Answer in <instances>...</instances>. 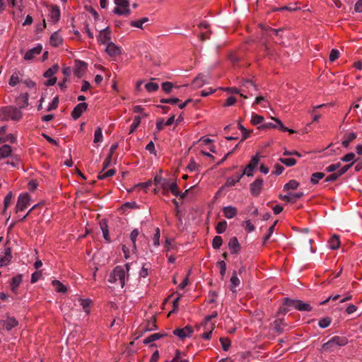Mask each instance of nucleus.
Returning a JSON list of instances; mask_svg holds the SVG:
<instances>
[{
  "label": "nucleus",
  "mask_w": 362,
  "mask_h": 362,
  "mask_svg": "<svg viewBox=\"0 0 362 362\" xmlns=\"http://www.w3.org/2000/svg\"><path fill=\"white\" fill-rule=\"evenodd\" d=\"M339 57V52L336 49H332L329 53V61L334 62Z\"/></svg>",
  "instance_id": "58"
},
{
  "label": "nucleus",
  "mask_w": 362,
  "mask_h": 362,
  "mask_svg": "<svg viewBox=\"0 0 362 362\" xmlns=\"http://www.w3.org/2000/svg\"><path fill=\"white\" fill-rule=\"evenodd\" d=\"M231 286L230 288V291L233 293L236 292L234 288L240 285V279L237 276L236 272H233V276L230 278Z\"/></svg>",
  "instance_id": "31"
},
{
  "label": "nucleus",
  "mask_w": 362,
  "mask_h": 362,
  "mask_svg": "<svg viewBox=\"0 0 362 362\" xmlns=\"http://www.w3.org/2000/svg\"><path fill=\"white\" fill-rule=\"evenodd\" d=\"M103 136L102 134V129L100 127H98L95 130L94 133V143H99L103 141Z\"/></svg>",
  "instance_id": "40"
},
{
  "label": "nucleus",
  "mask_w": 362,
  "mask_h": 362,
  "mask_svg": "<svg viewBox=\"0 0 362 362\" xmlns=\"http://www.w3.org/2000/svg\"><path fill=\"white\" fill-rule=\"evenodd\" d=\"M156 329H157V325L156 324V318L154 317L139 327V331L141 334Z\"/></svg>",
  "instance_id": "10"
},
{
  "label": "nucleus",
  "mask_w": 362,
  "mask_h": 362,
  "mask_svg": "<svg viewBox=\"0 0 362 362\" xmlns=\"http://www.w3.org/2000/svg\"><path fill=\"white\" fill-rule=\"evenodd\" d=\"M16 141V137L10 134H8L7 136H6L5 137H0V143H4L6 141H10L11 143L13 144L15 143Z\"/></svg>",
  "instance_id": "53"
},
{
  "label": "nucleus",
  "mask_w": 362,
  "mask_h": 362,
  "mask_svg": "<svg viewBox=\"0 0 362 362\" xmlns=\"http://www.w3.org/2000/svg\"><path fill=\"white\" fill-rule=\"evenodd\" d=\"M340 167H341V163L338 162L337 163L332 164V165L327 166L325 168V170L328 173H332V172L334 173V171L337 170V169H339Z\"/></svg>",
  "instance_id": "59"
},
{
  "label": "nucleus",
  "mask_w": 362,
  "mask_h": 362,
  "mask_svg": "<svg viewBox=\"0 0 362 362\" xmlns=\"http://www.w3.org/2000/svg\"><path fill=\"white\" fill-rule=\"evenodd\" d=\"M100 227L103 231V238L108 242L110 241V238L109 235V231L107 228V224L105 219H103L100 222Z\"/></svg>",
  "instance_id": "27"
},
{
  "label": "nucleus",
  "mask_w": 362,
  "mask_h": 362,
  "mask_svg": "<svg viewBox=\"0 0 362 362\" xmlns=\"http://www.w3.org/2000/svg\"><path fill=\"white\" fill-rule=\"evenodd\" d=\"M111 31L110 28L107 27L105 29H103L100 31V33L98 36V41L100 44H107L110 42L111 39Z\"/></svg>",
  "instance_id": "9"
},
{
  "label": "nucleus",
  "mask_w": 362,
  "mask_h": 362,
  "mask_svg": "<svg viewBox=\"0 0 362 362\" xmlns=\"http://www.w3.org/2000/svg\"><path fill=\"white\" fill-rule=\"evenodd\" d=\"M145 88L148 92H154L158 89L159 86L158 83L151 81L145 84Z\"/></svg>",
  "instance_id": "46"
},
{
  "label": "nucleus",
  "mask_w": 362,
  "mask_h": 362,
  "mask_svg": "<svg viewBox=\"0 0 362 362\" xmlns=\"http://www.w3.org/2000/svg\"><path fill=\"white\" fill-rule=\"evenodd\" d=\"M299 186V182L295 180H291L288 182L284 185V190L296 189Z\"/></svg>",
  "instance_id": "36"
},
{
  "label": "nucleus",
  "mask_w": 362,
  "mask_h": 362,
  "mask_svg": "<svg viewBox=\"0 0 362 362\" xmlns=\"http://www.w3.org/2000/svg\"><path fill=\"white\" fill-rule=\"evenodd\" d=\"M304 196L303 192H298V193H292L290 192L288 195H280L279 198L285 202H292L294 203L297 199H300L302 197Z\"/></svg>",
  "instance_id": "13"
},
{
  "label": "nucleus",
  "mask_w": 362,
  "mask_h": 362,
  "mask_svg": "<svg viewBox=\"0 0 362 362\" xmlns=\"http://www.w3.org/2000/svg\"><path fill=\"white\" fill-rule=\"evenodd\" d=\"M1 324L4 329L10 331L18 325V322L14 317H8Z\"/></svg>",
  "instance_id": "16"
},
{
  "label": "nucleus",
  "mask_w": 362,
  "mask_h": 362,
  "mask_svg": "<svg viewBox=\"0 0 362 362\" xmlns=\"http://www.w3.org/2000/svg\"><path fill=\"white\" fill-rule=\"evenodd\" d=\"M263 182L262 178L258 177L250 185V190L252 196L258 197L259 195L262 188Z\"/></svg>",
  "instance_id": "6"
},
{
  "label": "nucleus",
  "mask_w": 362,
  "mask_h": 362,
  "mask_svg": "<svg viewBox=\"0 0 362 362\" xmlns=\"http://www.w3.org/2000/svg\"><path fill=\"white\" fill-rule=\"evenodd\" d=\"M357 135L354 132H351L344 136V140L341 142L344 148H348L350 143L356 138Z\"/></svg>",
  "instance_id": "25"
},
{
  "label": "nucleus",
  "mask_w": 362,
  "mask_h": 362,
  "mask_svg": "<svg viewBox=\"0 0 362 362\" xmlns=\"http://www.w3.org/2000/svg\"><path fill=\"white\" fill-rule=\"evenodd\" d=\"M339 237L337 235H332L329 240V247L332 250H337L339 247Z\"/></svg>",
  "instance_id": "26"
},
{
  "label": "nucleus",
  "mask_w": 362,
  "mask_h": 362,
  "mask_svg": "<svg viewBox=\"0 0 362 362\" xmlns=\"http://www.w3.org/2000/svg\"><path fill=\"white\" fill-rule=\"evenodd\" d=\"M223 213L226 218L230 219L237 215L238 210L234 206H227L223 208Z\"/></svg>",
  "instance_id": "18"
},
{
  "label": "nucleus",
  "mask_w": 362,
  "mask_h": 362,
  "mask_svg": "<svg viewBox=\"0 0 362 362\" xmlns=\"http://www.w3.org/2000/svg\"><path fill=\"white\" fill-rule=\"evenodd\" d=\"M354 164V162L345 165L341 168L337 170L338 174H339L340 176L343 175L353 166Z\"/></svg>",
  "instance_id": "55"
},
{
  "label": "nucleus",
  "mask_w": 362,
  "mask_h": 362,
  "mask_svg": "<svg viewBox=\"0 0 362 362\" xmlns=\"http://www.w3.org/2000/svg\"><path fill=\"white\" fill-rule=\"evenodd\" d=\"M348 343V339L344 337L335 336L322 345V349L326 351H332L336 346H343Z\"/></svg>",
  "instance_id": "3"
},
{
  "label": "nucleus",
  "mask_w": 362,
  "mask_h": 362,
  "mask_svg": "<svg viewBox=\"0 0 362 362\" xmlns=\"http://www.w3.org/2000/svg\"><path fill=\"white\" fill-rule=\"evenodd\" d=\"M228 245L231 254H236L240 250V245L236 237L230 238Z\"/></svg>",
  "instance_id": "17"
},
{
  "label": "nucleus",
  "mask_w": 362,
  "mask_h": 362,
  "mask_svg": "<svg viewBox=\"0 0 362 362\" xmlns=\"http://www.w3.org/2000/svg\"><path fill=\"white\" fill-rule=\"evenodd\" d=\"M227 222L226 221H220L216 227V233L218 234L223 233V232H225Z\"/></svg>",
  "instance_id": "42"
},
{
  "label": "nucleus",
  "mask_w": 362,
  "mask_h": 362,
  "mask_svg": "<svg viewBox=\"0 0 362 362\" xmlns=\"http://www.w3.org/2000/svg\"><path fill=\"white\" fill-rule=\"evenodd\" d=\"M168 189L171 192V193L175 197H178L180 195V191L178 189V186L176 182H169Z\"/></svg>",
  "instance_id": "43"
},
{
  "label": "nucleus",
  "mask_w": 362,
  "mask_h": 362,
  "mask_svg": "<svg viewBox=\"0 0 362 362\" xmlns=\"http://www.w3.org/2000/svg\"><path fill=\"white\" fill-rule=\"evenodd\" d=\"M22 117L21 112L16 107L7 106L0 110V119L4 121H18Z\"/></svg>",
  "instance_id": "2"
},
{
  "label": "nucleus",
  "mask_w": 362,
  "mask_h": 362,
  "mask_svg": "<svg viewBox=\"0 0 362 362\" xmlns=\"http://www.w3.org/2000/svg\"><path fill=\"white\" fill-rule=\"evenodd\" d=\"M217 264L220 268V274L223 277L226 272V264L223 260L218 261Z\"/></svg>",
  "instance_id": "57"
},
{
  "label": "nucleus",
  "mask_w": 362,
  "mask_h": 362,
  "mask_svg": "<svg viewBox=\"0 0 362 362\" xmlns=\"http://www.w3.org/2000/svg\"><path fill=\"white\" fill-rule=\"evenodd\" d=\"M139 233L138 229H134L132 231V233L130 234V239L132 243L133 251L136 250V238L139 235Z\"/></svg>",
  "instance_id": "41"
},
{
  "label": "nucleus",
  "mask_w": 362,
  "mask_h": 362,
  "mask_svg": "<svg viewBox=\"0 0 362 362\" xmlns=\"http://www.w3.org/2000/svg\"><path fill=\"white\" fill-rule=\"evenodd\" d=\"M49 42L52 46L57 47L62 42V39L59 34L55 32L51 35Z\"/></svg>",
  "instance_id": "30"
},
{
  "label": "nucleus",
  "mask_w": 362,
  "mask_h": 362,
  "mask_svg": "<svg viewBox=\"0 0 362 362\" xmlns=\"http://www.w3.org/2000/svg\"><path fill=\"white\" fill-rule=\"evenodd\" d=\"M42 49V46L41 45H37L36 47L29 49L24 55L25 60H31L36 55H38Z\"/></svg>",
  "instance_id": "14"
},
{
  "label": "nucleus",
  "mask_w": 362,
  "mask_h": 362,
  "mask_svg": "<svg viewBox=\"0 0 362 362\" xmlns=\"http://www.w3.org/2000/svg\"><path fill=\"white\" fill-rule=\"evenodd\" d=\"M116 7L114 13L119 16H127L131 13L129 0H114Z\"/></svg>",
  "instance_id": "4"
},
{
  "label": "nucleus",
  "mask_w": 362,
  "mask_h": 362,
  "mask_svg": "<svg viewBox=\"0 0 362 362\" xmlns=\"http://www.w3.org/2000/svg\"><path fill=\"white\" fill-rule=\"evenodd\" d=\"M105 52L110 56V57H115L119 55L121 53V49L119 47L117 46L113 42H109L107 45Z\"/></svg>",
  "instance_id": "15"
},
{
  "label": "nucleus",
  "mask_w": 362,
  "mask_h": 362,
  "mask_svg": "<svg viewBox=\"0 0 362 362\" xmlns=\"http://www.w3.org/2000/svg\"><path fill=\"white\" fill-rule=\"evenodd\" d=\"M153 182L157 187H160L163 189H165L169 185V180L163 178L162 176L159 175H156L154 177Z\"/></svg>",
  "instance_id": "19"
},
{
  "label": "nucleus",
  "mask_w": 362,
  "mask_h": 362,
  "mask_svg": "<svg viewBox=\"0 0 362 362\" xmlns=\"http://www.w3.org/2000/svg\"><path fill=\"white\" fill-rule=\"evenodd\" d=\"M59 104V98L54 97L52 101V103L49 104L47 111H51L52 110H55L58 107Z\"/></svg>",
  "instance_id": "61"
},
{
  "label": "nucleus",
  "mask_w": 362,
  "mask_h": 362,
  "mask_svg": "<svg viewBox=\"0 0 362 362\" xmlns=\"http://www.w3.org/2000/svg\"><path fill=\"white\" fill-rule=\"evenodd\" d=\"M19 81L18 76L16 74H13L11 75L8 83L11 86H15Z\"/></svg>",
  "instance_id": "62"
},
{
  "label": "nucleus",
  "mask_w": 362,
  "mask_h": 362,
  "mask_svg": "<svg viewBox=\"0 0 362 362\" xmlns=\"http://www.w3.org/2000/svg\"><path fill=\"white\" fill-rule=\"evenodd\" d=\"M165 335H166L165 334H161V333H155V334H151L150 336H148L144 340V344H148L151 342H153L154 341H156V340L160 339L161 337H163Z\"/></svg>",
  "instance_id": "29"
},
{
  "label": "nucleus",
  "mask_w": 362,
  "mask_h": 362,
  "mask_svg": "<svg viewBox=\"0 0 362 362\" xmlns=\"http://www.w3.org/2000/svg\"><path fill=\"white\" fill-rule=\"evenodd\" d=\"M299 311L310 312L312 310V307L309 303H304L302 300H297L296 303V308Z\"/></svg>",
  "instance_id": "23"
},
{
  "label": "nucleus",
  "mask_w": 362,
  "mask_h": 362,
  "mask_svg": "<svg viewBox=\"0 0 362 362\" xmlns=\"http://www.w3.org/2000/svg\"><path fill=\"white\" fill-rule=\"evenodd\" d=\"M340 177L339 174H338V171L333 173L332 174L328 175L325 182H334Z\"/></svg>",
  "instance_id": "60"
},
{
  "label": "nucleus",
  "mask_w": 362,
  "mask_h": 362,
  "mask_svg": "<svg viewBox=\"0 0 362 362\" xmlns=\"http://www.w3.org/2000/svg\"><path fill=\"white\" fill-rule=\"evenodd\" d=\"M206 81L205 79V76L203 74H199L192 81V85L194 88H200L202 87Z\"/></svg>",
  "instance_id": "28"
},
{
  "label": "nucleus",
  "mask_w": 362,
  "mask_h": 362,
  "mask_svg": "<svg viewBox=\"0 0 362 362\" xmlns=\"http://www.w3.org/2000/svg\"><path fill=\"white\" fill-rule=\"evenodd\" d=\"M273 325L274 329L279 334L283 333L284 327L287 326V324L284 322V319L275 320Z\"/></svg>",
  "instance_id": "20"
},
{
  "label": "nucleus",
  "mask_w": 362,
  "mask_h": 362,
  "mask_svg": "<svg viewBox=\"0 0 362 362\" xmlns=\"http://www.w3.org/2000/svg\"><path fill=\"white\" fill-rule=\"evenodd\" d=\"M88 104L86 103H81L78 104L73 110L71 112V117L74 119H78L82 113L86 110Z\"/></svg>",
  "instance_id": "11"
},
{
  "label": "nucleus",
  "mask_w": 362,
  "mask_h": 362,
  "mask_svg": "<svg viewBox=\"0 0 362 362\" xmlns=\"http://www.w3.org/2000/svg\"><path fill=\"white\" fill-rule=\"evenodd\" d=\"M279 160L281 163H284V165H286V166H288V167L293 166L296 163V160L294 158H281L279 159Z\"/></svg>",
  "instance_id": "45"
},
{
  "label": "nucleus",
  "mask_w": 362,
  "mask_h": 362,
  "mask_svg": "<svg viewBox=\"0 0 362 362\" xmlns=\"http://www.w3.org/2000/svg\"><path fill=\"white\" fill-rule=\"evenodd\" d=\"M220 342L224 351H228L230 346V341L227 338H220Z\"/></svg>",
  "instance_id": "54"
},
{
  "label": "nucleus",
  "mask_w": 362,
  "mask_h": 362,
  "mask_svg": "<svg viewBox=\"0 0 362 362\" xmlns=\"http://www.w3.org/2000/svg\"><path fill=\"white\" fill-rule=\"evenodd\" d=\"M223 243V239L221 236L216 235L212 241V246L214 249L217 250L219 249L220 247L222 245Z\"/></svg>",
  "instance_id": "44"
},
{
  "label": "nucleus",
  "mask_w": 362,
  "mask_h": 362,
  "mask_svg": "<svg viewBox=\"0 0 362 362\" xmlns=\"http://www.w3.org/2000/svg\"><path fill=\"white\" fill-rule=\"evenodd\" d=\"M161 86L163 91H165L166 93H170L174 87L173 84L168 81L163 83Z\"/></svg>",
  "instance_id": "51"
},
{
  "label": "nucleus",
  "mask_w": 362,
  "mask_h": 362,
  "mask_svg": "<svg viewBox=\"0 0 362 362\" xmlns=\"http://www.w3.org/2000/svg\"><path fill=\"white\" fill-rule=\"evenodd\" d=\"M297 302V300L291 299L289 298H285L284 299L282 305L284 306L288 307H294L296 308V303Z\"/></svg>",
  "instance_id": "49"
},
{
  "label": "nucleus",
  "mask_w": 362,
  "mask_h": 362,
  "mask_svg": "<svg viewBox=\"0 0 362 362\" xmlns=\"http://www.w3.org/2000/svg\"><path fill=\"white\" fill-rule=\"evenodd\" d=\"M263 121H264L263 116L256 115V114H252L251 122L253 125L259 124L262 123Z\"/></svg>",
  "instance_id": "47"
},
{
  "label": "nucleus",
  "mask_w": 362,
  "mask_h": 362,
  "mask_svg": "<svg viewBox=\"0 0 362 362\" xmlns=\"http://www.w3.org/2000/svg\"><path fill=\"white\" fill-rule=\"evenodd\" d=\"M76 66L74 71V74L81 78L87 69V64L80 60H76Z\"/></svg>",
  "instance_id": "12"
},
{
  "label": "nucleus",
  "mask_w": 362,
  "mask_h": 362,
  "mask_svg": "<svg viewBox=\"0 0 362 362\" xmlns=\"http://www.w3.org/2000/svg\"><path fill=\"white\" fill-rule=\"evenodd\" d=\"M325 176L324 173L317 172L312 174L310 177V182L313 185H316L319 182V180L322 179Z\"/></svg>",
  "instance_id": "33"
},
{
  "label": "nucleus",
  "mask_w": 362,
  "mask_h": 362,
  "mask_svg": "<svg viewBox=\"0 0 362 362\" xmlns=\"http://www.w3.org/2000/svg\"><path fill=\"white\" fill-rule=\"evenodd\" d=\"M140 123H141V117L135 116L133 119V122L130 126L129 134L133 133L135 131V129L139 126Z\"/></svg>",
  "instance_id": "38"
},
{
  "label": "nucleus",
  "mask_w": 362,
  "mask_h": 362,
  "mask_svg": "<svg viewBox=\"0 0 362 362\" xmlns=\"http://www.w3.org/2000/svg\"><path fill=\"white\" fill-rule=\"evenodd\" d=\"M58 69L59 66L57 64H54L44 73V76L45 78H52V76L58 71Z\"/></svg>",
  "instance_id": "37"
},
{
  "label": "nucleus",
  "mask_w": 362,
  "mask_h": 362,
  "mask_svg": "<svg viewBox=\"0 0 362 362\" xmlns=\"http://www.w3.org/2000/svg\"><path fill=\"white\" fill-rule=\"evenodd\" d=\"M18 103L20 106V108H24L28 105V94L25 93L24 95H21L18 98Z\"/></svg>",
  "instance_id": "34"
},
{
  "label": "nucleus",
  "mask_w": 362,
  "mask_h": 362,
  "mask_svg": "<svg viewBox=\"0 0 362 362\" xmlns=\"http://www.w3.org/2000/svg\"><path fill=\"white\" fill-rule=\"evenodd\" d=\"M12 197H13V194H12L11 192H8L7 194V195L5 197L4 201V211H3L4 214L5 213V211L7 209V208L8 207V206L11 204V201Z\"/></svg>",
  "instance_id": "48"
},
{
  "label": "nucleus",
  "mask_w": 362,
  "mask_h": 362,
  "mask_svg": "<svg viewBox=\"0 0 362 362\" xmlns=\"http://www.w3.org/2000/svg\"><path fill=\"white\" fill-rule=\"evenodd\" d=\"M21 282H22V275L21 274H18V275L13 277L11 279V285H10L11 290L13 293H16L17 288H18V286H20Z\"/></svg>",
  "instance_id": "21"
},
{
  "label": "nucleus",
  "mask_w": 362,
  "mask_h": 362,
  "mask_svg": "<svg viewBox=\"0 0 362 362\" xmlns=\"http://www.w3.org/2000/svg\"><path fill=\"white\" fill-rule=\"evenodd\" d=\"M129 264L127 263L124 267L117 266L109 276L108 281L111 284L119 281L122 288L125 285L126 274L129 270Z\"/></svg>",
  "instance_id": "1"
},
{
  "label": "nucleus",
  "mask_w": 362,
  "mask_h": 362,
  "mask_svg": "<svg viewBox=\"0 0 362 362\" xmlns=\"http://www.w3.org/2000/svg\"><path fill=\"white\" fill-rule=\"evenodd\" d=\"M180 102V99L177 98H163L160 100V103H169L172 105H175Z\"/></svg>",
  "instance_id": "56"
},
{
  "label": "nucleus",
  "mask_w": 362,
  "mask_h": 362,
  "mask_svg": "<svg viewBox=\"0 0 362 362\" xmlns=\"http://www.w3.org/2000/svg\"><path fill=\"white\" fill-rule=\"evenodd\" d=\"M194 330L191 326H186L184 328H177L173 331V334L182 339L185 337H189L193 333Z\"/></svg>",
  "instance_id": "8"
},
{
  "label": "nucleus",
  "mask_w": 362,
  "mask_h": 362,
  "mask_svg": "<svg viewBox=\"0 0 362 362\" xmlns=\"http://www.w3.org/2000/svg\"><path fill=\"white\" fill-rule=\"evenodd\" d=\"M52 284L55 287L57 291L60 293H65L66 291V286L63 285L60 281L57 280H54L52 281Z\"/></svg>",
  "instance_id": "39"
},
{
  "label": "nucleus",
  "mask_w": 362,
  "mask_h": 362,
  "mask_svg": "<svg viewBox=\"0 0 362 362\" xmlns=\"http://www.w3.org/2000/svg\"><path fill=\"white\" fill-rule=\"evenodd\" d=\"M12 152L11 147L9 145L4 144L0 147V160L8 157Z\"/></svg>",
  "instance_id": "24"
},
{
  "label": "nucleus",
  "mask_w": 362,
  "mask_h": 362,
  "mask_svg": "<svg viewBox=\"0 0 362 362\" xmlns=\"http://www.w3.org/2000/svg\"><path fill=\"white\" fill-rule=\"evenodd\" d=\"M272 119L273 120H274L277 124L276 128H278L279 129H280L283 132H288L291 134L294 133V131L293 129H290L286 127L279 119L274 118V117H272Z\"/></svg>",
  "instance_id": "35"
},
{
  "label": "nucleus",
  "mask_w": 362,
  "mask_h": 362,
  "mask_svg": "<svg viewBox=\"0 0 362 362\" xmlns=\"http://www.w3.org/2000/svg\"><path fill=\"white\" fill-rule=\"evenodd\" d=\"M262 29H264L265 31H270V32L273 33V34H274L275 35L280 36V37H281V35L280 33L281 32H283V30H284V28L274 29V28H271L269 26H267V27L262 26Z\"/></svg>",
  "instance_id": "50"
},
{
  "label": "nucleus",
  "mask_w": 362,
  "mask_h": 362,
  "mask_svg": "<svg viewBox=\"0 0 362 362\" xmlns=\"http://www.w3.org/2000/svg\"><path fill=\"white\" fill-rule=\"evenodd\" d=\"M259 156L255 155L252 158L250 163L245 166L244 169V173L248 177L253 175V171L257 168L259 163Z\"/></svg>",
  "instance_id": "7"
},
{
  "label": "nucleus",
  "mask_w": 362,
  "mask_h": 362,
  "mask_svg": "<svg viewBox=\"0 0 362 362\" xmlns=\"http://www.w3.org/2000/svg\"><path fill=\"white\" fill-rule=\"evenodd\" d=\"M331 322H332L331 318L325 317V318L320 320L318 325L321 328H326L330 325Z\"/></svg>",
  "instance_id": "52"
},
{
  "label": "nucleus",
  "mask_w": 362,
  "mask_h": 362,
  "mask_svg": "<svg viewBox=\"0 0 362 362\" xmlns=\"http://www.w3.org/2000/svg\"><path fill=\"white\" fill-rule=\"evenodd\" d=\"M358 160H359V158H356V155L353 152L349 153L346 154L345 156H344L342 158H341V161L346 162V163L354 162V163H355Z\"/></svg>",
  "instance_id": "32"
},
{
  "label": "nucleus",
  "mask_w": 362,
  "mask_h": 362,
  "mask_svg": "<svg viewBox=\"0 0 362 362\" xmlns=\"http://www.w3.org/2000/svg\"><path fill=\"white\" fill-rule=\"evenodd\" d=\"M41 276H42V272L40 271L35 272L31 276L30 282L32 284L37 282L40 279Z\"/></svg>",
  "instance_id": "64"
},
{
  "label": "nucleus",
  "mask_w": 362,
  "mask_h": 362,
  "mask_svg": "<svg viewBox=\"0 0 362 362\" xmlns=\"http://www.w3.org/2000/svg\"><path fill=\"white\" fill-rule=\"evenodd\" d=\"M50 18L53 22H57L59 21L60 17V10L57 6H52L50 11H49Z\"/></svg>",
  "instance_id": "22"
},
{
  "label": "nucleus",
  "mask_w": 362,
  "mask_h": 362,
  "mask_svg": "<svg viewBox=\"0 0 362 362\" xmlns=\"http://www.w3.org/2000/svg\"><path fill=\"white\" fill-rule=\"evenodd\" d=\"M30 204V196L27 193L21 194L18 197L16 209L18 211L25 210Z\"/></svg>",
  "instance_id": "5"
},
{
  "label": "nucleus",
  "mask_w": 362,
  "mask_h": 362,
  "mask_svg": "<svg viewBox=\"0 0 362 362\" xmlns=\"http://www.w3.org/2000/svg\"><path fill=\"white\" fill-rule=\"evenodd\" d=\"M80 302H81V305L84 309V311L88 313L89 312L88 308H89L90 301L88 299H81Z\"/></svg>",
  "instance_id": "63"
}]
</instances>
